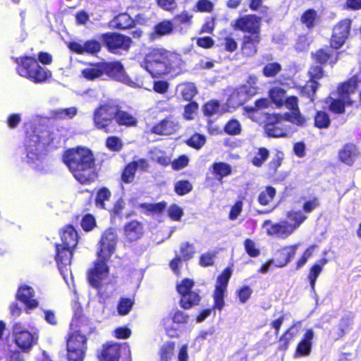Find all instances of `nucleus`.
Segmentation results:
<instances>
[{
    "instance_id": "nucleus-1",
    "label": "nucleus",
    "mask_w": 361,
    "mask_h": 361,
    "mask_svg": "<svg viewBox=\"0 0 361 361\" xmlns=\"http://www.w3.org/2000/svg\"><path fill=\"white\" fill-rule=\"evenodd\" d=\"M61 159L63 163L80 184L89 185L97 178L95 158L89 148L82 146L68 148L63 152Z\"/></svg>"
},
{
    "instance_id": "nucleus-2",
    "label": "nucleus",
    "mask_w": 361,
    "mask_h": 361,
    "mask_svg": "<svg viewBox=\"0 0 361 361\" xmlns=\"http://www.w3.org/2000/svg\"><path fill=\"white\" fill-rule=\"evenodd\" d=\"M358 78L353 76L348 80L341 82L335 91L331 92L322 99L326 109L334 115H343L346 111V107L352 106L355 101L350 96L353 94L358 86Z\"/></svg>"
},
{
    "instance_id": "nucleus-3",
    "label": "nucleus",
    "mask_w": 361,
    "mask_h": 361,
    "mask_svg": "<svg viewBox=\"0 0 361 361\" xmlns=\"http://www.w3.org/2000/svg\"><path fill=\"white\" fill-rule=\"evenodd\" d=\"M59 233L61 243L54 245L55 260L59 270L62 271L71 265L80 236L72 224L65 225Z\"/></svg>"
},
{
    "instance_id": "nucleus-4",
    "label": "nucleus",
    "mask_w": 361,
    "mask_h": 361,
    "mask_svg": "<svg viewBox=\"0 0 361 361\" xmlns=\"http://www.w3.org/2000/svg\"><path fill=\"white\" fill-rule=\"evenodd\" d=\"M178 54L164 49H152L145 56L146 70L152 78H159L171 73L176 68Z\"/></svg>"
},
{
    "instance_id": "nucleus-5",
    "label": "nucleus",
    "mask_w": 361,
    "mask_h": 361,
    "mask_svg": "<svg viewBox=\"0 0 361 361\" xmlns=\"http://www.w3.org/2000/svg\"><path fill=\"white\" fill-rule=\"evenodd\" d=\"M233 269L231 267H226L217 276L214 289L212 293L213 305L210 308L203 309L196 316V322L201 323L204 322L212 314L216 315V310L221 311L225 306V297L227 294V288L229 281L232 276Z\"/></svg>"
},
{
    "instance_id": "nucleus-6",
    "label": "nucleus",
    "mask_w": 361,
    "mask_h": 361,
    "mask_svg": "<svg viewBox=\"0 0 361 361\" xmlns=\"http://www.w3.org/2000/svg\"><path fill=\"white\" fill-rule=\"evenodd\" d=\"M16 62L17 73L35 84L45 83L52 78V72L41 66L34 56H22Z\"/></svg>"
},
{
    "instance_id": "nucleus-7",
    "label": "nucleus",
    "mask_w": 361,
    "mask_h": 361,
    "mask_svg": "<svg viewBox=\"0 0 361 361\" xmlns=\"http://www.w3.org/2000/svg\"><path fill=\"white\" fill-rule=\"evenodd\" d=\"M116 113L115 101L108 99L99 103L92 111L94 128L106 134L116 133Z\"/></svg>"
},
{
    "instance_id": "nucleus-8",
    "label": "nucleus",
    "mask_w": 361,
    "mask_h": 361,
    "mask_svg": "<svg viewBox=\"0 0 361 361\" xmlns=\"http://www.w3.org/2000/svg\"><path fill=\"white\" fill-rule=\"evenodd\" d=\"M287 216L293 221V224L286 220H281L272 223L269 219L265 220L262 226L267 228L266 233L269 236H274L279 238L286 239L290 236L306 219V216L300 212H289Z\"/></svg>"
},
{
    "instance_id": "nucleus-9",
    "label": "nucleus",
    "mask_w": 361,
    "mask_h": 361,
    "mask_svg": "<svg viewBox=\"0 0 361 361\" xmlns=\"http://www.w3.org/2000/svg\"><path fill=\"white\" fill-rule=\"evenodd\" d=\"M85 334L69 331L66 338V358L68 361H83L87 349Z\"/></svg>"
},
{
    "instance_id": "nucleus-10",
    "label": "nucleus",
    "mask_w": 361,
    "mask_h": 361,
    "mask_svg": "<svg viewBox=\"0 0 361 361\" xmlns=\"http://www.w3.org/2000/svg\"><path fill=\"white\" fill-rule=\"evenodd\" d=\"M288 119L280 113L266 114L264 130L268 137H286L290 133Z\"/></svg>"
},
{
    "instance_id": "nucleus-11",
    "label": "nucleus",
    "mask_w": 361,
    "mask_h": 361,
    "mask_svg": "<svg viewBox=\"0 0 361 361\" xmlns=\"http://www.w3.org/2000/svg\"><path fill=\"white\" fill-rule=\"evenodd\" d=\"M13 342L19 350L27 353L37 344L39 335L27 330L21 323L16 322L12 326Z\"/></svg>"
},
{
    "instance_id": "nucleus-12",
    "label": "nucleus",
    "mask_w": 361,
    "mask_h": 361,
    "mask_svg": "<svg viewBox=\"0 0 361 361\" xmlns=\"http://www.w3.org/2000/svg\"><path fill=\"white\" fill-rule=\"evenodd\" d=\"M100 39L106 49L114 54L121 51H128L133 44L130 37L116 32L102 33L100 35Z\"/></svg>"
},
{
    "instance_id": "nucleus-13",
    "label": "nucleus",
    "mask_w": 361,
    "mask_h": 361,
    "mask_svg": "<svg viewBox=\"0 0 361 361\" xmlns=\"http://www.w3.org/2000/svg\"><path fill=\"white\" fill-rule=\"evenodd\" d=\"M24 146L28 164H36L40 160L42 145L40 136L37 133L35 128H32L26 130Z\"/></svg>"
},
{
    "instance_id": "nucleus-14",
    "label": "nucleus",
    "mask_w": 361,
    "mask_h": 361,
    "mask_svg": "<svg viewBox=\"0 0 361 361\" xmlns=\"http://www.w3.org/2000/svg\"><path fill=\"white\" fill-rule=\"evenodd\" d=\"M118 242L116 231L114 228L106 229L99 241V247L97 252L98 258L109 260L116 250Z\"/></svg>"
},
{
    "instance_id": "nucleus-15",
    "label": "nucleus",
    "mask_w": 361,
    "mask_h": 361,
    "mask_svg": "<svg viewBox=\"0 0 361 361\" xmlns=\"http://www.w3.org/2000/svg\"><path fill=\"white\" fill-rule=\"evenodd\" d=\"M262 17L255 14H246L238 17L233 28L244 35H261Z\"/></svg>"
},
{
    "instance_id": "nucleus-16",
    "label": "nucleus",
    "mask_w": 361,
    "mask_h": 361,
    "mask_svg": "<svg viewBox=\"0 0 361 361\" xmlns=\"http://www.w3.org/2000/svg\"><path fill=\"white\" fill-rule=\"evenodd\" d=\"M109 260L99 258L93 263V267L87 272V280L90 285L99 290L102 286V281L109 276V268L107 265Z\"/></svg>"
},
{
    "instance_id": "nucleus-17",
    "label": "nucleus",
    "mask_w": 361,
    "mask_h": 361,
    "mask_svg": "<svg viewBox=\"0 0 361 361\" xmlns=\"http://www.w3.org/2000/svg\"><path fill=\"white\" fill-rule=\"evenodd\" d=\"M102 75L125 84L133 83L126 73L123 63L119 61H102Z\"/></svg>"
},
{
    "instance_id": "nucleus-18",
    "label": "nucleus",
    "mask_w": 361,
    "mask_h": 361,
    "mask_svg": "<svg viewBox=\"0 0 361 361\" xmlns=\"http://www.w3.org/2000/svg\"><path fill=\"white\" fill-rule=\"evenodd\" d=\"M68 48L73 53L79 55L88 54L97 56L102 50V44L96 39H89L80 43L76 41H71L67 44Z\"/></svg>"
},
{
    "instance_id": "nucleus-19",
    "label": "nucleus",
    "mask_w": 361,
    "mask_h": 361,
    "mask_svg": "<svg viewBox=\"0 0 361 361\" xmlns=\"http://www.w3.org/2000/svg\"><path fill=\"white\" fill-rule=\"evenodd\" d=\"M93 330L90 319L85 315L82 308H77L71 320L69 331L88 336Z\"/></svg>"
},
{
    "instance_id": "nucleus-20",
    "label": "nucleus",
    "mask_w": 361,
    "mask_h": 361,
    "mask_svg": "<svg viewBox=\"0 0 361 361\" xmlns=\"http://www.w3.org/2000/svg\"><path fill=\"white\" fill-rule=\"evenodd\" d=\"M261 42V35H243L240 45L241 56L245 59L255 56L259 51V46Z\"/></svg>"
},
{
    "instance_id": "nucleus-21",
    "label": "nucleus",
    "mask_w": 361,
    "mask_h": 361,
    "mask_svg": "<svg viewBox=\"0 0 361 361\" xmlns=\"http://www.w3.org/2000/svg\"><path fill=\"white\" fill-rule=\"evenodd\" d=\"M284 105L288 109L291 111V112L284 113L289 122L298 126H304L306 125L307 120L300 113L298 106V99L296 96L286 97Z\"/></svg>"
},
{
    "instance_id": "nucleus-22",
    "label": "nucleus",
    "mask_w": 361,
    "mask_h": 361,
    "mask_svg": "<svg viewBox=\"0 0 361 361\" xmlns=\"http://www.w3.org/2000/svg\"><path fill=\"white\" fill-rule=\"evenodd\" d=\"M339 51H334L330 47L319 48L311 53V58L316 64L325 66L329 64L333 67L339 59Z\"/></svg>"
},
{
    "instance_id": "nucleus-23",
    "label": "nucleus",
    "mask_w": 361,
    "mask_h": 361,
    "mask_svg": "<svg viewBox=\"0 0 361 361\" xmlns=\"http://www.w3.org/2000/svg\"><path fill=\"white\" fill-rule=\"evenodd\" d=\"M360 156L358 147L353 142L345 143L338 152L339 161L348 166H352Z\"/></svg>"
},
{
    "instance_id": "nucleus-24",
    "label": "nucleus",
    "mask_w": 361,
    "mask_h": 361,
    "mask_svg": "<svg viewBox=\"0 0 361 361\" xmlns=\"http://www.w3.org/2000/svg\"><path fill=\"white\" fill-rule=\"evenodd\" d=\"M121 345L114 342H106L102 346L100 352L97 354L99 361H121Z\"/></svg>"
},
{
    "instance_id": "nucleus-25",
    "label": "nucleus",
    "mask_w": 361,
    "mask_h": 361,
    "mask_svg": "<svg viewBox=\"0 0 361 361\" xmlns=\"http://www.w3.org/2000/svg\"><path fill=\"white\" fill-rule=\"evenodd\" d=\"M123 235L129 243L141 238L144 234L143 224L137 220H131L123 226Z\"/></svg>"
},
{
    "instance_id": "nucleus-26",
    "label": "nucleus",
    "mask_w": 361,
    "mask_h": 361,
    "mask_svg": "<svg viewBox=\"0 0 361 361\" xmlns=\"http://www.w3.org/2000/svg\"><path fill=\"white\" fill-rule=\"evenodd\" d=\"M298 248V244H293L278 250L274 259L276 267L279 268L286 267L295 257Z\"/></svg>"
},
{
    "instance_id": "nucleus-27",
    "label": "nucleus",
    "mask_w": 361,
    "mask_h": 361,
    "mask_svg": "<svg viewBox=\"0 0 361 361\" xmlns=\"http://www.w3.org/2000/svg\"><path fill=\"white\" fill-rule=\"evenodd\" d=\"M116 125L118 126H125L126 128L135 127L137 125V118L135 115L130 111H124L121 106L116 102Z\"/></svg>"
},
{
    "instance_id": "nucleus-28",
    "label": "nucleus",
    "mask_w": 361,
    "mask_h": 361,
    "mask_svg": "<svg viewBox=\"0 0 361 361\" xmlns=\"http://www.w3.org/2000/svg\"><path fill=\"white\" fill-rule=\"evenodd\" d=\"M259 87H248L242 84L231 95V99H236L237 105H243L252 97L259 93Z\"/></svg>"
},
{
    "instance_id": "nucleus-29",
    "label": "nucleus",
    "mask_w": 361,
    "mask_h": 361,
    "mask_svg": "<svg viewBox=\"0 0 361 361\" xmlns=\"http://www.w3.org/2000/svg\"><path fill=\"white\" fill-rule=\"evenodd\" d=\"M314 338V331L312 329L306 330L302 339L296 345L295 356L305 357L308 356L312 351V340Z\"/></svg>"
},
{
    "instance_id": "nucleus-30",
    "label": "nucleus",
    "mask_w": 361,
    "mask_h": 361,
    "mask_svg": "<svg viewBox=\"0 0 361 361\" xmlns=\"http://www.w3.org/2000/svg\"><path fill=\"white\" fill-rule=\"evenodd\" d=\"M35 291L27 285L20 286L16 293V299L22 302L27 308L33 309L37 307L38 302L34 299Z\"/></svg>"
},
{
    "instance_id": "nucleus-31",
    "label": "nucleus",
    "mask_w": 361,
    "mask_h": 361,
    "mask_svg": "<svg viewBox=\"0 0 361 361\" xmlns=\"http://www.w3.org/2000/svg\"><path fill=\"white\" fill-rule=\"evenodd\" d=\"M209 171L219 183L222 184L224 178L232 173V166L226 162L216 161L210 166Z\"/></svg>"
},
{
    "instance_id": "nucleus-32",
    "label": "nucleus",
    "mask_w": 361,
    "mask_h": 361,
    "mask_svg": "<svg viewBox=\"0 0 361 361\" xmlns=\"http://www.w3.org/2000/svg\"><path fill=\"white\" fill-rule=\"evenodd\" d=\"M300 20L307 30H312L319 24L321 16L317 10L310 8L302 12Z\"/></svg>"
},
{
    "instance_id": "nucleus-33",
    "label": "nucleus",
    "mask_w": 361,
    "mask_h": 361,
    "mask_svg": "<svg viewBox=\"0 0 361 361\" xmlns=\"http://www.w3.org/2000/svg\"><path fill=\"white\" fill-rule=\"evenodd\" d=\"M319 82H312L307 80L304 85H299L296 87L299 95L302 98H305L307 103H313L316 99V93L319 87Z\"/></svg>"
},
{
    "instance_id": "nucleus-34",
    "label": "nucleus",
    "mask_w": 361,
    "mask_h": 361,
    "mask_svg": "<svg viewBox=\"0 0 361 361\" xmlns=\"http://www.w3.org/2000/svg\"><path fill=\"white\" fill-rule=\"evenodd\" d=\"M173 30V25L171 20H164L156 24L152 32L149 34V38L154 40L162 36L169 35Z\"/></svg>"
},
{
    "instance_id": "nucleus-35",
    "label": "nucleus",
    "mask_w": 361,
    "mask_h": 361,
    "mask_svg": "<svg viewBox=\"0 0 361 361\" xmlns=\"http://www.w3.org/2000/svg\"><path fill=\"white\" fill-rule=\"evenodd\" d=\"M312 118L313 126L317 129H328L331 126V118L330 115L324 110H316Z\"/></svg>"
},
{
    "instance_id": "nucleus-36",
    "label": "nucleus",
    "mask_w": 361,
    "mask_h": 361,
    "mask_svg": "<svg viewBox=\"0 0 361 361\" xmlns=\"http://www.w3.org/2000/svg\"><path fill=\"white\" fill-rule=\"evenodd\" d=\"M81 75L90 81L102 77V61L89 63L87 68L81 71Z\"/></svg>"
},
{
    "instance_id": "nucleus-37",
    "label": "nucleus",
    "mask_w": 361,
    "mask_h": 361,
    "mask_svg": "<svg viewBox=\"0 0 361 361\" xmlns=\"http://www.w3.org/2000/svg\"><path fill=\"white\" fill-rule=\"evenodd\" d=\"M295 324L289 326L279 337L278 349L280 351H286L289 348L290 343L296 337L298 332L293 331Z\"/></svg>"
},
{
    "instance_id": "nucleus-38",
    "label": "nucleus",
    "mask_w": 361,
    "mask_h": 361,
    "mask_svg": "<svg viewBox=\"0 0 361 361\" xmlns=\"http://www.w3.org/2000/svg\"><path fill=\"white\" fill-rule=\"evenodd\" d=\"M176 130V125L173 121L165 118L154 125L150 130L157 135H171Z\"/></svg>"
},
{
    "instance_id": "nucleus-39",
    "label": "nucleus",
    "mask_w": 361,
    "mask_h": 361,
    "mask_svg": "<svg viewBox=\"0 0 361 361\" xmlns=\"http://www.w3.org/2000/svg\"><path fill=\"white\" fill-rule=\"evenodd\" d=\"M115 28L118 30H127L135 26L134 19L127 13H121L113 19Z\"/></svg>"
},
{
    "instance_id": "nucleus-40",
    "label": "nucleus",
    "mask_w": 361,
    "mask_h": 361,
    "mask_svg": "<svg viewBox=\"0 0 361 361\" xmlns=\"http://www.w3.org/2000/svg\"><path fill=\"white\" fill-rule=\"evenodd\" d=\"M201 296L197 292L187 291L182 292V308L190 309L200 305Z\"/></svg>"
},
{
    "instance_id": "nucleus-41",
    "label": "nucleus",
    "mask_w": 361,
    "mask_h": 361,
    "mask_svg": "<svg viewBox=\"0 0 361 361\" xmlns=\"http://www.w3.org/2000/svg\"><path fill=\"white\" fill-rule=\"evenodd\" d=\"M269 97L271 102L274 104L277 108H281L284 105L286 97V90L280 87H274L269 90Z\"/></svg>"
},
{
    "instance_id": "nucleus-42",
    "label": "nucleus",
    "mask_w": 361,
    "mask_h": 361,
    "mask_svg": "<svg viewBox=\"0 0 361 361\" xmlns=\"http://www.w3.org/2000/svg\"><path fill=\"white\" fill-rule=\"evenodd\" d=\"M136 171V164L132 161L128 162L121 171L120 182L125 184L132 183L135 180Z\"/></svg>"
},
{
    "instance_id": "nucleus-43",
    "label": "nucleus",
    "mask_w": 361,
    "mask_h": 361,
    "mask_svg": "<svg viewBox=\"0 0 361 361\" xmlns=\"http://www.w3.org/2000/svg\"><path fill=\"white\" fill-rule=\"evenodd\" d=\"M111 197V192L106 187L100 188L96 193L94 204L97 208L100 209H106V201H109Z\"/></svg>"
},
{
    "instance_id": "nucleus-44",
    "label": "nucleus",
    "mask_w": 361,
    "mask_h": 361,
    "mask_svg": "<svg viewBox=\"0 0 361 361\" xmlns=\"http://www.w3.org/2000/svg\"><path fill=\"white\" fill-rule=\"evenodd\" d=\"M350 28L351 20L350 19H344L339 21L334 27L332 33L347 40L350 35Z\"/></svg>"
},
{
    "instance_id": "nucleus-45",
    "label": "nucleus",
    "mask_w": 361,
    "mask_h": 361,
    "mask_svg": "<svg viewBox=\"0 0 361 361\" xmlns=\"http://www.w3.org/2000/svg\"><path fill=\"white\" fill-rule=\"evenodd\" d=\"M284 159V154L281 151H277L267 164V171L271 176L276 174L278 169L282 165Z\"/></svg>"
},
{
    "instance_id": "nucleus-46",
    "label": "nucleus",
    "mask_w": 361,
    "mask_h": 361,
    "mask_svg": "<svg viewBox=\"0 0 361 361\" xmlns=\"http://www.w3.org/2000/svg\"><path fill=\"white\" fill-rule=\"evenodd\" d=\"M276 194V190L275 188L268 185L259 193L257 201L260 205L267 206L273 201Z\"/></svg>"
},
{
    "instance_id": "nucleus-47",
    "label": "nucleus",
    "mask_w": 361,
    "mask_h": 361,
    "mask_svg": "<svg viewBox=\"0 0 361 361\" xmlns=\"http://www.w3.org/2000/svg\"><path fill=\"white\" fill-rule=\"evenodd\" d=\"M166 202L162 201L157 203H141L139 207L143 209L148 214H161L166 209Z\"/></svg>"
},
{
    "instance_id": "nucleus-48",
    "label": "nucleus",
    "mask_w": 361,
    "mask_h": 361,
    "mask_svg": "<svg viewBox=\"0 0 361 361\" xmlns=\"http://www.w3.org/2000/svg\"><path fill=\"white\" fill-rule=\"evenodd\" d=\"M269 157V151L264 147H259L251 163L256 167H262Z\"/></svg>"
},
{
    "instance_id": "nucleus-49",
    "label": "nucleus",
    "mask_w": 361,
    "mask_h": 361,
    "mask_svg": "<svg viewBox=\"0 0 361 361\" xmlns=\"http://www.w3.org/2000/svg\"><path fill=\"white\" fill-rule=\"evenodd\" d=\"M282 71V66L274 61L267 63L262 68V73L266 78H274Z\"/></svg>"
},
{
    "instance_id": "nucleus-50",
    "label": "nucleus",
    "mask_w": 361,
    "mask_h": 361,
    "mask_svg": "<svg viewBox=\"0 0 361 361\" xmlns=\"http://www.w3.org/2000/svg\"><path fill=\"white\" fill-rule=\"evenodd\" d=\"M135 302L134 300L128 298H121L117 305V312L121 316L128 314L132 310Z\"/></svg>"
},
{
    "instance_id": "nucleus-51",
    "label": "nucleus",
    "mask_w": 361,
    "mask_h": 361,
    "mask_svg": "<svg viewBox=\"0 0 361 361\" xmlns=\"http://www.w3.org/2000/svg\"><path fill=\"white\" fill-rule=\"evenodd\" d=\"M317 247V245L313 244L310 245L302 253L300 257L295 263V269H300L308 261V259L312 256L313 252Z\"/></svg>"
},
{
    "instance_id": "nucleus-52",
    "label": "nucleus",
    "mask_w": 361,
    "mask_h": 361,
    "mask_svg": "<svg viewBox=\"0 0 361 361\" xmlns=\"http://www.w3.org/2000/svg\"><path fill=\"white\" fill-rule=\"evenodd\" d=\"M105 146L111 152H120L123 146L122 140L117 136H109L105 140Z\"/></svg>"
},
{
    "instance_id": "nucleus-53",
    "label": "nucleus",
    "mask_w": 361,
    "mask_h": 361,
    "mask_svg": "<svg viewBox=\"0 0 361 361\" xmlns=\"http://www.w3.org/2000/svg\"><path fill=\"white\" fill-rule=\"evenodd\" d=\"M353 323V316H344L341 317L339 320L338 323V338H342L345 336L348 330L350 329L352 324Z\"/></svg>"
},
{
    "instance_id": "nucleus-54",
    "label": "nucleus",
    "mask_w": 361,
    "mask_h": 361,
    "mask_svg": "<svg viewBox=\"0 0 361 361\" xmlns=\"http://www.w3.org/2000/svg\"><path fill=\"white\" fill-rule=\"evenodd\" d=\"M220 106V102L218 100H209L202 106L203 114L206 116H212L219 111Z\"/></svg>"
},
{
    "instance_id": "nucleus-55",
    "label": "nucleus",
    "mask_w": 361,
    "mask_h": 361,
    "mask_svg": "<svg viewBox=\"0 0 361 361\" xmlns=\"http://www.w3.org/2000/svg\"><path fill=\"white\" fill-rule=\"evenodd\" d=\"M183 87L182 89V97L185 100L190 101L197 94L198 91L197 87L193 82H184L182 84Z\"/></svg>"
},
{
    "instance_id": "nucleus-56",
    "label": "nucleus",
    "mask_w": 361,
    "mask_h": 361,
    "mask_svg": "<svg viewBox=\"0 0 361 361\" xmlns=\"http://www.w3.org/2000/svg\"><path fill=\"white\" fill-rule=\"evenodd\" d=\"M188 102H189L183 106L184 111L183 116L185 119L190 121L194 119L195 114L197 113L199 104L192 100Z\"/></svg>"
},
{
    "instance_id": "nucleus-57",
    "label": "nucleus",
    "mask_w": 361,
    "mask_h": 361,
    "mask_svg": "<svg viewBox=\"0 0 361 361\" xmlns=\"http://www.w3.org/2000/svg\"><path fill=\"white\" fill-rule=\"evenodd\" d=\"M224 131L228 135H239L241 133V125L237 119H231L225 124Z\"/></svg>"
},
{
    "instance_id": "nucleus-58",
    "label": "nucleus",
    "mask_w": 361,
    "mask_h": 361,
    "mask_svg": "<svg viewBox=\"0 0 361 361\" xmlns=\"http://www.w3.org/2000/svg\"><path fill=\"white\" fill-rule=\"evenodd\" d=\"M221 39L222 42L219 46L223 47L226 51L233 53L237 50L238 43L231 33Z\"/></svg>"
},
{
    "instance_id": "nucleus-59",
    "label": "nucleus",
    "mask_w": 361,
    "mask_h": 361,
    "mask_svg": "<svg viewBox=\"0 0 361 361\" xmlns=\"http://www.w3.org/2000/svg\"><path fill=\"white\" fill-rule=\"evenodd\" d=\"M80 226L85 232H90L97 227V221L94 216L91 214H85L81 221Z\"/></svg>"
},
{
    "instance_id": "nucleus-60",
    "label": "nucleus",
    "mask_w": 361,
    "mask_h": 361,
    "mask_svg": "<svg viewBox=\"0 0 361 361\" xmlns=\"http://www.w3.org/2000/svg\"><path fill=\"white\" fill-rule=\"evenodd\" d=\"M319 64L312 65L310 66L307 74L309 76V80L314 82H318L317 80L322 79L324 76V71Z\"/></svg>"
},
{
    "instance_id": "nucleus-61",
    "label": "nucleus",
    "mask_w": 361,
    "mask_h": 361,
    "mask_svg": "<svg viewBox=\"0 0 361 361\" xmlns=\"http://www.w3.org/2000/svg\"><path fill=\"white\" fill-rule=\"evenodd\" d=\"M252 294V290L249 286H243L236 290L235 295L238 298L240 303L247 302Z\"/></svg>"
},
{
    "instance_id": "nucleus-62",
    "label": "nucleus",
    "mask_w": 361,
    "mask_h": 361,
    "mask_svg": "<svg viewBox=\"0 0 361 361\" xmlns=\"http://www.w3.org/2000/svg\"><path fill=\"white\" fill-rule=\"evenodd\" d=\"M185 142L189 147L199 149L204 145L205 137L202 135L195 133Z\"/></svg>"
},
{
    "instance_id": "nucleus-63",
    "label": "nucleus",
    "mask_w": 361,
    "mask_h": 361,
    "mask_svg": "<svg viewBox=\"0 0 361 361\" xmlns=\"http://www.w3.org/2000/svg\"><path fill=\"white\" fill-rule=\"evenodd\" d=\"M125 207V200L122 197L117 199L114 203L111 209L109 210L111 217L116 218V216H121Z\"/></svg>"
},
{
    "instance_id": "nucleus-64",
    "label": "nucleus",
    "mask_w": 361,
    "mask_h": 361,
    "mask_svg": "<svg viewBox=\"0 0 361 361\" xmlns=\"http://www.w3.org/2000/svg\"><path fill=\"white\" fill-rule=\"evenodd\" d=\"M246 253L250 257H257L260 255V250L256 247L255 241L250 238H246L243 243Z\"/></svg>"
}]
</instances>
